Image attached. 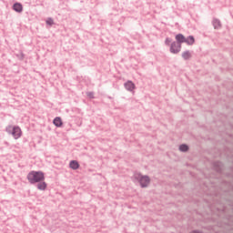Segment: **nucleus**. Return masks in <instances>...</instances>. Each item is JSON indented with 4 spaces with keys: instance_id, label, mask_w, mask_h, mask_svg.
I'll use <instances>...</instances> for the list:
<instances>
[{
    "instance_id": "nucleus-1",
    "label": "nucleus",
    "mask_w": 233,
    "mask_h": 233,
    "mask_svg": "<svg viewBox=\"0 0 233 233\" xmlns=\"http://www.w3.org/2000/svg\"><path fill=\"white\" fill-rule=\"evenodd\" d=\"M27 179L29 183H32V184L45 181V173L41 171H31L27 175Z\"/></svg>"
},
{
    "instance_id": "nucleus-2",
    "label": "nucleus",
    "mask_w": 233,
    "mask_h": 233,
    "mask_svg": "<svg viewBox=\"0 0 233 233\" xmlns=\"http://www.w3.org/2000/svg\"><path fill=\"white\" fill-rule=\"evenodd\" d=\"M6 132L11 134L15 139H19L23 135V131H21V127L17 126H8L6 127Z\"/></svg>"
},
{
    "instance_id": "nucleus-3",
    "label": "nucleus",
    "mask_w": 233,
    "mask_h": 233,
    "mask_svg": "<svg viewBox=\"0 0 233 233\" xmlns=\"http://www.w3.org/2000/svg\"><path fill=\"white\" fill-rule=\"evenodd\" d=\"M135 179L138 180V183L142 187V188H145L150 185V177L148 176H143L140 173L135 174Z\"/></svg>"
},
{
    "instance_id": "nucleus-4",
    "label": "nucleus",
    "mask_w": 233,
    "mask_h": 233,
    "mask_svg": "<svg viewBox=\"0 0 233 233\" xmlns=\"http://www.w3.org/2000/svg\"><path fill=\"white\" fill-rule=\"evenodd\" d=\"M171 54H179L181 52V44L177 42H173L170 46Z\"/></svg>"
},
{
    "instance_id": "nucleus-5",
    "label": "nucleus",
    "mask_w": 233,
    "mask_h": 233,
    "mask_svg": "<svg viewBox=\"0 0 233 233\" xmlns=\"http://www.w3.org/2000/svg\"><path fill=\"white\" fill-rule=\"evenodd\" d=\"M175 38L178 45H181V43H185L187 41V38L185 37V35L181 34L177 35Z\"/></svg>"
},
{
    "instance_id": "nucleus-6",
    "label": "nucleus",
    "mask_w": 233,
    "mask_h": 233,
    "mask_svg": "<svg viewBox=\"0 0 233 233\" xmlns=\"http://www.w3.org/2000/svg\"><path fill=\"white\" fill-rule=\"evenodd\" d=\"M125 87L127 88V90H129V92H132V90H135L136 85H134L132 81H127L125 84Z\"/></svg>"
},
{
    "instance_id": "nucleus-7",
    "label": "nucleus",
    "mask_w": 233,
    "mask_h": 233,
    "mask_svg": "<svg viewBox=\"0 0 233 233\" xmlns=\"http://www.w3.org/2000/svg\"><path fill=\"white\" fill-rule=\"evenodd\" d=\"M53 123L55 127H63V120L59 116L56 117L53 120Z\"/></svg>"
},
{
    "instance_id": "nucleus-8",
    "label": "nucleus",
    "mask_w": 233,
    "mask_h": 233,
    "mask_svg": "<svg viewBox=\"0 0 233 233\" xmlns=\"http://www.w3.org/2000/svg\"><path fill=\"white\" fill-rule=\"evenodd\" d=\"M69 167L73 170H77V168H79V163H77V161H76V160H73L70 162Z\"/></svg>"
},
{
    "instance_id": "nucleus-9",
    "label": "nucleus",
    "mask_w": 233,
    "mask_h": 233,
    "mask_svg": "<svg viewBox=\"0 0 233 233\" xmlns=\"http://www.w3.org/2000/svg\"><path fill=\"white\" fill-rule=\"evenodd\" d=\"M15 12H23V5L19 3H16L13 6Z\"/></svg>"
},
{
    "instance_id": "nucleus-10",
    "label": "nucleus",
    "mask_w": 233,
    "mask_h": 233,
    "mask_svg": "<svg viewBox=\"0 0 233 233\" xmlns=\"http://www.w3.org/2000/svg\"><path fill=\"white\" fill-rule=\"evenodd\" d=\"M38 190H46V183L43 180L37 184Z\"/></svg>"
},
{
    "instance_id": "nucleus-11",
    "label": "nucleus",
    "mask_w": 233,
    "mask_h": 233,
    "mask_svg": "<svg viewBox=\"0 0 233 233\" xmlns=\"http://www.w3.org/2000/svg\"><path fill=\"white\" fill-rule=\"evenodd\" d=\"M195 41L194 36L191 35L186 38L185 43H187V45H194Z\"/></svg>"
},
{
    "instance_id": "nucleus-12",
    "label": "nucleus",
    "mask_w": 233,
    "mask_h": 233,
    "mask_svg": "<svg viewBox=\"0 0 233 233\" xmlns=\"http://www.w3.org/2000/svg\"><path fill=\"white\" fill-rule=\"evenodd\" d=\"M214 28H220L221 27V22L219 20L216 19L213 21Z\"/></svg>"
},
{
    "instance_id": "nucleus-13",
    "label": "nucleus",
    "mask_w": 233,
    "mask_h": 233,
    "mask_svg": "<svg viewBox=\"0 0 233 233\" xmlns=\"http://www.w3.org/2000/svg\"><path fill=\"white\" fill-rule=\"evenodd\" d=\"M182 57H183L184 59H190V57H191L190 52H188V51L184 52V53L182 54Z\"/></svg>"
},
{
    "instance_id": "nucleus-14",
    "label": "nucleus",
    "mask_w": 233,
    "mask_h": 233,
    "mask_svg": "<svg viewBox=\"0 0 233 233\" xmlns=\"http://www.w3.org/2000/svg\"><path fill=\"white\" fill-rule=\"evenodd\" d=\"M179 150H180V152H187V150H188V146H187V145H181V146L179 147Z\"/></svg>"
},
{
    "instance_id": "nucleus-15",
    "label": "nucleus",
    "mask_w": 233,
    "mask_h": 233,
    "mask_svg": "<svg viewBox=\"0 0 233 233\" xmlns=\"http://www.w3.org/2000/svg\"><path fill=\"white\" fill-rule=\"evenodd\" d=\"M46 25H49L50 26H52V25H54V20H52V18L47 19Z\"/></svg>"
},
{
    "instance_id": "nucleus-16",
    "label": "nucleus",
    "mask_w": 233,
    "mask_h": 233,
    "mask_svg": "<svg viewBox=\"0 0 233 233\" xmlns=\"http://www.w3.org/2000/svg\"><path fill=\"white\" fill-rule=\"evenodd\" d=\"M165 43H166V45H170V43H172V39L167 38Z\"/></svg>"
},
{
    "instance_id": "nucleus-17",
    "label": "nucleus",
    "mask_w": 233,
    "mask_h": 233,
    "mask_svg": "<svg viewBox=\"0 0 233 233\" xmlns=\"http://www.w3.org/2000/svg\"><path fill=\"white\" fill-rule=\"evenodd\" d=\"M87 96L90 97L91 99L94 98V93L92 92L87 93Z\"/></svg>"
}]
</instances>
